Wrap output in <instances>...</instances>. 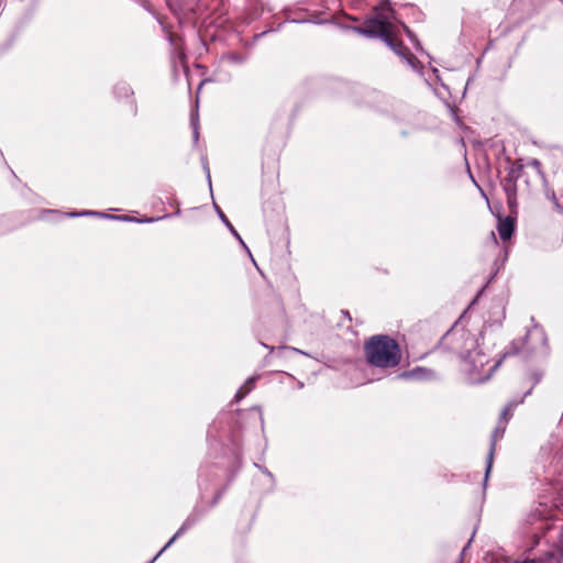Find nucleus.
I'll return each instance as SVG.
<instances>
[{"mask_svg":"<svg viewBox=\"0 0 563 563\" xmlns=\"http://www.w3.org/2000/svg\"><path fill=\"white\" fill-rule=\"evenodd\" d=\"M201 477H202V472L199 474V483H198V486H199L200 488H202Z\"/></svg>","mask_w":563,"mask_h":563,"instance_id":"a878e982","label":"nucleus"},{"mask_svg":"<svg viewBox=\"0 0 563 563\" xmlns=\"http://www.w3.org/2000/svg\"><path fill=\"white\" fill-rule=\"evenodd\" d=\"M355 31L369 38H380L385 42L391 35V23L387 16L376 13L374 18L367 19L362 26L355 27Z\"/></svg>","mask_w":563,"mask_h":563,"instance_id":"39448f33","label":"nucleus"},{"mask_svg":"<svg viewBox=\"0 0 563 563\" xmlns=\"http://www.w3.org/2000/svg\"><path fill=\"white\" fill-rule=\"evenodd\" d=\"M175 214H177V216L180 214V209L179 208L176 210Z\"/></svg>","mask_w":563,"mask_h":563,"instance_id":"c9c22d12","label":"nucleus"},{"mask_svg":"<svg viewBox=\"0 0 563 563\" xmlns=\"http://www.w3.org/2000/svg\"><path fill=\"white\" fill-rule=\"evenodd\" d=\"M159 24L163 26V30L166 31V26L164 25L163 21L159 18H156Z\"/></svg>","mask_w":563,"mask_h":563,"instance_id":"bb28decb","label":"nucleus"},{"mask_svg":"<svg viewBox=\"0 0 563 563\" xmlns=\"http://www.w3.org/2000/svg\"><path fill=\"white\" fill-rule=\"evenodd\" d=\"M223 490H219L213 499L211 500L209 507L205 508L201 504L196 505L194 510L188 515L183 525L176 531V533L169 539V541L158 551V553L147 563H154L178 538H180L187 530L194 527L203 515L213 506L218 504L221 499Z\"/></svg>","mask_w":563,"mask_h":563,"instance_id":"7ed1b4c3","label":"nucleus"},{"mask_svg":"<svg viewBox=\"0 0 563 563\" xmlns=\"http://www.w3.org/2000/svg\"><path fill=\"white\" fill-rule=\"evenodd\" d=\"M388 5H389L388 3H385L384 5H382V9L384 10L385 7H386V9H389Z\"/></svg>","mask_w":563,"mask_h":563,"instance_id":"473e14b6","label":"nucleus"},{"mask_svg":"<svg viewBox=\"0 0 563 563\" xmlns=\"http://www.w3.org/2000/svg\"><path fill=\"white\" fill-rule=\"evenodd\" d=\"M388 47H390L399 57H401L408 66L415 70L420 71L422 66L418 58L410 53L409 48L404 45L402 42H398L393 40L391 35L384 42Z\"/></svg>","mask_w":563,"mask_h":563,"instance_id":"0eeeda50","label":"nucleus"},{"mask_svg":"<svg viewBox=\"0 0 563 563\" xmlns=\"http://www.w3.org/2000/svg\"><path fill=\"white\" fill-rule=\"evenodd\" d=\"M256 378L257 377L252 376L245 380L244 385L235 393V401L242 400L253 389Z\"/></svg>","mask_w":563,"mask_h":563,"instance_id":"2eb2a0df","label":"nucleus"},{"mask_svg":"<svg viewBox=\"0 0 563 563\" xmlns=\"http://www.w3.org/2000/svg\"><path fill=\"white\" fill-rule=\"evenodd\" d=\"M547 349V336L543 329L533 327L529 330L525 336L522 343V351L527 353H534L539 351H545Z\"/></svg>","mask_w":563,"mask_h":563,"instance_id":"423d86ee","label":"nucleus"},{"mask_svg":"<svg viewBox=\"0 0 563 563\" xmlns=\"http://www.w3.org/2000/svg\"><path fill=\"white\" fill-rule=\"evenodd\" d=\"M497 231L501 240L507 241L511 238L515 231V220L510 217L499 219Z\"/></svg>","mask_w":563,"mask_h":563,"instance_id":"9b49d317","label":"nucleus"},{"mask_svg":"<svg viewBox=\"0 0 563 563\" xmlns=\"http://www.w3.org/2000/svg\"><path fill=\"white\" fill-rule=\"evenodd\" d=\"M264 34H265V32H263V33H261V34H256V35H255V38H258V37L263 36Z\"/></svg>","mask_w":563,"mask_h":563,"instance_id":"c85d7f7f","label":"nucleus"},{"mask_svg":"<svg viewBox=\"0 0 563 563\" xmlns=\"http://www.w3.org/2000/svg\"><path fill=\"white\" fill-rule=\"evenodd\" d=\"M366 361L378 368H393L401 361L400 346L396 340L388 335H373L364 344Z\"/></svg>","mask_w":563,"mask_h":563,"instance_id":"f03ea898","label":"nucleus"},{"mask_svg":"<svg viewBox=\"0 0 563 563\" xmlns=\"http://www.w3.org/2000/svg\"><path fill=\"white\" fill-rule=\"evenodd\" d=\"M523 164L521 159L510 162L507 174L501 178L500 185L507 198V205L512 210L517 207V181L522 176Z\"/></svg>","mask_w":563,"mask_h":563,"instance_id":"20e7f679","label":"nucleus"},{"mask_svg":"<svg viewBox=\"0 0 563 563\" xmlns=\"http://www.w3.org/2000/svg\"><path fill=\"white\" fill-rule=\"evenodd\" d=\"M531 390L532 388H530L529 390H527L523 395V397L519 400V401H509L506 407L501 410L500 412V417H499V422H501L503 424H506L510 415H511V411L512 409L518 406L519 404H521L523 401V398L528 395L531 394Z\"/></svg>","mask_w":563,"mask_h":563,"instance_id":"ddd939ff","label":"nucleus"},{"mask_svg":"<svg viewBox=\"0 0 563 563\" xmlns=\"http://www.w3.org/2000/svg\"><path fill=\"white\" fill-rule=\"evenodd\" d=\"M440 347L449 350L461 357V360L464 362L468 379L473 384L485 383L500 366L504 357L521 352V350L517 346V343L512 342L511 349L505 352L503 357L495 361L488 368H485V366L489 364V358L481 349L477 338L468 330L456 327H452L442 336L440 341Z\"/></svg>","mask_w":563,"mask_h":563,"instance_id":"f257e3e1","label":"nucleus"},{"mask_svg":"<svg viewBox=\"0 0 563 563\" xmlns=\"http://www.w3.org/2000/svg\"><path fill=\"white\" fill-rule=\"evenodd\" d=\"M223 58L225 60H228L229 63L235 64V65H242L247 60L246 55H242L239 53H228L227 55L223 56Z\"/></svg>","mask_w":563,"mask_h":563,"instance_id":"f3484780","label":"nucleus"},{"mask_svg":"<svg viewBox=\"0 0 563 563\" xmlns=\"http://www.w3.org/2000/svg\"><path fill=\"white\" fill-rule=\"evenodd\" d=\"M512 563H561V558L554 550L545 551L542 555L536 558H526L515 560Z\"/></svg>","mask_w":563,"mask_h":563,"instance_id":"9d476101","label":"nucleus"},{"mask_svg":"<svg viewBox=\"0 0 563 563\" xmlns=\"http://www.w3.org/2000/svg\"><path fill=\"white\" fill-rule=\"evenodd\" d=\"M505 429H506L505 424L499 422L498 426L495 428V430L492 433L490 445H489V451L487 454V461H486V467H485L484 486L486 485V483L488 481V476H489V473L493 467L496 442L498 439L503 438V435L505 433Z\"/></svg>","mask_w":563,"mask_h":563,"instance_id":"6e6552de","label":"nucleus"},{"mask_svg":"<svg viewBox=\"0 0 563 563\" xmlns=\"http://www.w3.org/2000/svg\"><path fill=\"white\" fill-rule=\"evenodd\" d=\"M216 211L219 216V218L221 219L222 223L229 229V231L231 232V234L241 243V245L250 253V250L247 249L246 244L244 243V241L242 240L241 235L239 234V232L235 230V228L232 225V223L229 221V219L227 218V216L223 213V211L218 207L216 206Z\"/></svg>","mask_w":563,"mask_h":563,"instance_id":"f8f14e48","label":"nucleus"},{"mask_svg":"<svg viewBox=\"0 0 563 563\" xmlns=\"http://www.w3.org/2000/svg\"><path fill=\"white\" fill-rule=\"evenodd\" d=\"M236 460H238L239 464H241V456H240V454H236Z\"/></svg>","mask_w":563,"mask_h":563,"instance_id":"2f4dec72","label":"nucleus"},{"mask_svg":"<svg viewBox=\"0 0 563 563\" xmlns=\"http://www.w3.org/2000/svg\"><path fill=\"white\" fill-rule=\"evenodd\" d=\"M291 350H292L294 352H297V353L306 354L305 352L300 351L299 349H295V347H292Z\"/></svg>","mask_w":563,"mask_h":563,"instance_id":"cd10ccee","label":"nucleus"},{"mask_svg":"<svg viewBox=\"0 0 563 563\" xmlns=\"http://www.w3.org/2000/svg\"><path fill=\"white\" fill-rule=\"evenodd\" d=\"M170 216L169 214H165L163 217H157V218H143V219H136V218H132V217H129V216H119V217H111L113 220H122V221H135V222H140V223H152V222H155V221H158V220H162V219H166V218H169Z\"/></svg>","mask_w":563,"mask_h":563,"instance_id":"dca6fc26","label":"nucleus"},{"mask_svg":"<svg viewBox=\"0 0 563 563\" xmlns=\"http://www.w3.org/2000/svg\"><path fill=\"white\" fill-rule=\"evenodd\" d=\"M132 111H133V114L135 115L136 112H137V107H136V103L135 101L132 99Z\"/></svg>","mask_w":563,"mask_h":563,"instance_id":"b1692460","label":"nucleus"},{"mask_svg":"<svg viewBox=\"0 0 563 563\" xmlns=\"http://www.w3.org/2000/svg\"><path fill=\"white\" fill-rule=\"evenodd\" d=\"M434 376V373L426 367L417 366L410 371H405L398 375L402 379L428 380Z\"/></svg>","mask_w":563,"mask_h":563,"instance_id":"1a4fd4ad","label":"nucleus"},{"mask_svg":"<svg viewBox=\"0 0 563 563\" xmlns=\"http://www.w3.org/2000/svg\"><path fill=\"white\" fill-rule=\"evenodd\" d=\"M264 347L269 349V351H273V347L268 346L267 344H263Z\"/></svg>","mask_w":563,"mask_h":563,"instance_id":"c756f323","label":"nucleus"},{"mask_svg":"<svg viewBox=\"0 0 563 563\" xmlns=\"http://www.w3.org/2000/svg\"><path fill=\"white\" fill-rule=\"evenodd\" d=\"M541 380V375L536 374L534 376V384H538Z\"/></svg>","mask_w":563,"mask_h":563,"instance_id":"393cba45","label":"nucleus"},{"mask_svg":"<svg viewBox=\"0 0 563 563\" xmlns=\"http://www.w3.org/2000/svg\"><path fill=\"white\" fill-rule=\"evenodd\" d=\"M303 387V383L302 382H298V388H302Z\"/></svg>","mask_w":563,"mask_h":563,"instance_id":"7c9ffc66","label":"nucleus"},{"mask_svg":"<svg viewBox=\"0 0 563 563\" xmlns=\"http://www.w3.org/2000/svg\"><path fill=\"white\" fill-rule=\"evenodd\" d=\"M113 93L119 99L129 98L133 96V90L129 84L120 81L113 87Z\"/></svg>","mask_w":563,"mask_h":563,"instance_id":"4468645a","label":"nucleus"},{"mask_svg":"<svg viewBox=\"0 0 563 563\" xmlns=\"http://www.w3.org/2000/svg\"><path fill=\"white\" fill-rule=\"evenodd\" d=\"M254 466H255L256 468H258L263 474L267 475L269 478H272V479H273V474H272V473H271L266 467L261 466V465H260V464H257V463H254Z\"/></svg>","mask_w":563,"mask_h":563,"instance_id":"412c9836","label":"nucleus"},{"mask_svg":"<svg viewBox=\"0 0 563 563\" xmlns=\"http://www.w3.org/2000/svg\"><path fill=\"white\" fill-rule=\"evenodd\" d=\"M190 125H191V129H192L194 142L198 143V140H199V119H198V112L197 111L191 112V114H190Z\"/></svg>","mask_w":563,"mask_h":563,"instance_id":"a211bd4d","label":"nucleus"},{"mask_svg":"<svg viewBox=\"0 0 563 563\" xmlns=\"http://www.w3.org/2000/svg\"><path fill=\"white\" fill-rule=\"evenodd\" d=\"M402 26L406 32V35L408 36V38L410 40V42L412 43L415 48L417 51H422L421 44H420L418 37L416 36V34L407 25L404 24Z\"/></svg>","mask_w":563,"mask_h":563,"instance_id":"aec40b11","label":"nucleus"},{"mask_svg":"<svg viewBox=\"0 0 563 563\" xmlns=\"http://www.w3.org/2000/svg\"><path fill=\"white\" fill-rule=\"evenodd\" d=\"M388 5H389L388 3H385L384 5H382V9L384 10L385 7H386V9H389Z\"/></svg>","mask_w":563,"mask_h":563,"instance_id":"72a5a7b5","label":"nucleus"},{"mask_svg":"<svg viewBox=\"0 0 563 563\" xmlns=\"http://www.w3.org/2000/svg\"><path fill=\"white\" fill-rule=\"evenodd\" d=\"M551 199H552V200H553V202L555 203V207L558 208V210H560V211H562V212H563V210L560 208V206H559V203H558V201H556V197H555V194H554V192H552V194H551Z\"/></svg>","mask_w":563,"mask_h":563,"instance_id":"5701e85b","label":"nucleus"},{"mask_svg":"<svg viewBox=\"0 0 563 563\" xmlns=\"http://www.w3.org/2000/svg\"><path fill=\"white\" fill-rule=\"evenodd\" d=\"M69 217L76 218V217H99V218H108L112 219L110 214L99 212V211H81V212H71L68 214Z\"/></svg>","mask_w":563,"mask_h":563,"instance_id":"6ab92c4d","label":"nucleus"},{"mask_svg":"<svg viewBox=\"0 0 563 563\" xmlns=\"http://www.w3.org/2000/svg\"><path fill=\"white\" fill-rule=\"evenodd\" d=\"M203 170L207 174V179H208L209 185H211L210 169H209V165H208L207 161H203Z\"/></svg>","mask_w":563,"mask_h":563,"instance_id":"4be33fe9","label":"nucleus"},{"mask_svg":"<svg viewBox=\"0 0 563 563\" xmlns=\"http://www.w3.org/2000/svg\"><path fill=\"white\" fill-rule=\"evenodd\" d=\"M168 5H169V9H172V10L176 13V11H175V9L173 8V5H172L170 3H168Z\"/></svg>","mask_w":563,"mask_h":563,"instance_id":"f704fd0d","label":"nucleus"}]
</instances>
